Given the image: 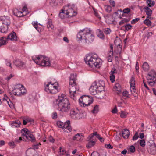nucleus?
Returning a JSON list of instances; mask_svg holds the SVG:
<instances>
[{"mask_svg": "<svg viewBox=\"0 0 156 156\" xmlns=\"http://www.w3.org/2000/svg\"><path fill=\"white\" fill-rule=\"evenodd\" d=\"M65 96L64 94H62L61 96L58 97V105L60 111L67 112L70 108V105L68 99L64 98Z\"/></svg>", "mask_w": 156, "mask_h": 156, "instance_id": "f257e3e1", "label": "nucleus"}, {"mask_svg": "<svg viewBox=\"0 0 156 156\" xmlns=\"http://www.w3.org/2000/svg\"><path fill=\"white\" fill-rule=\"evenodd\" d=\"M76 75L73 74H71L69 78V91L70 98L76 101Z\"/></svg>", "mask_w": 156, "mask_h": 156, "instance_id": "f03ea898", "label": "nucleus"}, {"mask_svg": "<svg viewBox=\"0 0 156 156\" xmlns=\"http://www.w3.org/2000/svg\"><path fill=\"white\" fill-rule=\"evenodd\" d=\"M84 60L86 63L91 67L99 68L100 67L101 60L99 58L89 55L84 58Z\"/></svg>", "mask_w": 156, "mask_h": 156, "instance_id": "7ed1b4c3", "label": "nucleus"}, {"mask_svg": "<svg viewBox=\"0 0 156 156\" xmlns=\"http://www.w3.org/2000/svg\"><path fill=\"white\" fill-rule=\"evenodd\" d=\"M33 60L38 65L44 66H50V61L47 57L40 55L37 57V59L33 58Z\"/></svg>", "mask_w": 156, "mask_h": 156, "instance_id": "20e7f679", "label": "nucleus"}, {"mask_svg": "<svg viewBox=\"0 0 156 156\" xmlns=\"http://www.w3.org/2000/svg\"><path fill=\"white\" fill-rule=\"evenodd\" d=\"M148 85L152 88L156 82V73L155 71L152 70L148 74L147 77Z\"/></svg>", "mask_w": 156, "mask_h": 156, "instance_id": "39448f33", "label": "nucleus"}, {"mask_svg": "<svg viewBox=\"0 0 156 156\" xmlns=\"http://www.w3.org/2000/svg\"><path fill=\"white\" fill-rule=\"evenodd\" d=\"M58 83L51 84V83L49 82L45 88V90L49 94H55L58 91Z\"/></svg>", "mask_w": 156, "mask_h": 156, "instance_id": "423d86ee", "label": "nucleus"}, {"mask_svg": "<svg viewBox=\"0 0 156 156\" xmlns=\"http://www.w3.org/2000/svg\"><path fill=\"white\" fill-rule=\"evenodd\" d=\"M79 102L82 106H87L93 102V99L91 97L83 95L79 99Z\"/></svg>", "mask_w": 156, "mask_h": 156, "instance_id": "0eeeda50", "label": "nucleus"}, {"mask_svg": "<svg viewBox=\"0 0 156 156\" xmlns=\"http://www.w3.org/2000/svg\"><path fill=\"white\" fill-rule=\"evenodd\" d=\"M91 32V31L89 29L87 28L84 29L83 30L80 31L77 34V37L79 39H81L83 37V36L85 39H87V38L85 37V35H87L88 34H90L87 39L92 41L94 39V36L90 34Z\"/></svg>", "mask_w": 156, "mask_h": 156, "instance_id": "6e6552de", "label": "nucleus"}, {"mask_svg": "<svg viewBox=\"0 0 156 156\" xmlns=\"http://www.w3.org/2000/svg\"><path fill=\"white\" fill-rule=\"evenodd\" d=\"M10 23L9 20L8 19L0 20V32H6L8 30V26L9 25Z\"/></svg>", "mask_w": 156, "mask_h": 156, "instance_id": "1a4fd4ad", "label": "nucleus"}, {"mask_svg": "<svg viewBox=\"0 0 156 156\" xmlns=\"http://www.w3.org/2000/svg\"><path fill=\"white\" fill-rule=\"evenodd\" d=\"M69 9L65 10V15L67 17H71L75 16L76 15V12L73 9L74 8V5H71L69 4L68 5Z\"/></svg>", "mask_w": 156, "mask_h": 156, "instance_id": "9d476101", "label": "nucleus"}, {"mask_svg": "<svg viewBox=\"0 0 156 156\" xmlns=\"http://www.w3.org/2000/svg\"><path fill=\"white\" fill-rule=\"evenodd\" d=\"M27 129L24 128L22 129V132H23L24 133H23V135L25 136L27 139H29L32 142L35 141V138L33 135L29 133L30 131L27 130Z\"/></svg>", "mask_w": 156, "mask_h": 156, "instance_id": "9b49d317", "label": "nucleus"}, {"mask_svg": "<svg viewBox=\"0 0 156 156\" xmlns=\"http://www.w3.org/2000/svg\"><path fill=\"white\" fill-rule=\"evenodd\" d=\"M147 149L148 152L152 154H156V146L154 143L150 144L147 145Z\"/></svg>", "mask_w": 156, "mask_h": 156, "instance_id": "f8f14e48", "label": "nucleus"}, {"mask_svg": "<svg viewBox=\"0 0 156 156\" xmlns=\"http://www.w3.org/2000/svg\"><path fill=\"white\" fill-rule=\"evenodd\" d=\"M97 88V87H96V82L95 81L92 83L89 89V91L91 94L95 95L98 94Z\"/></svg>", "mask_w": 156, "mask_h": 156, "instance_id": "ddd939ff", "label": "nucleus"}, {"mask_svg": "<svg viewBox=\"0 0 156 156\" xmlns=\"http://www.w3.org/2000/svg\"><path fill=\"white\" fill-rule=\"evenodd\" d=\"M78 111L74 109H72L70 111V115L71 118L73 119L79 118Z\"/></svg>", "mask_w": 156, "mask_h": 156, "instance_id": "4468645a", "label": "nucleus"}, {"mask_svg": "<svg viewBox=\"0 0 156 156\" xmlns=\"http://www.w3.org/2000/svg\"><path fill=\"white\" fill-rule=\"evenodd\" d=\"M114 43L118 48V53H120L122 49V45L121 44H122V42L119 38H118L115 40Z\"/></svg>", "mask_w": 156, "mask_h": 156, "instance_id": "2eb2a0df", "label": "nucleus"}, {"mask_svg": "<svg viewBox=\"0 0 156 156\" xmlns=\"http://www.w3.org/2000/svg\"><path fill=\"white\" fill-rule=\"evenodd\" d=\"M6 39L11 41H17V36L16 33L13 32H12L8 35Z\"/></svg>", "mask_w": 156, "mask_h": 156, "instance_id": "dca6fc26", "label": "nucleus"}, {"mask_svg": "<svg viewBox=\"0 0 156 156\" xmlns=\"http://www.w3.org/2000/svg\"><path fill=\"white\" fill-rule=\"evenodd\" d=\"M14 63L16 66L18 68H21L23 67V66L25 65V63L19 60H16L14 62Z\"/></svg>", "mask_w": 156, "mask_h": 156, "instance_id": "f3484780", "label": "nucleus"}, {"mask_svg": "<svg viewBox=\"0 0 156 156\" xmlns=\"http://www.w3.org/2000/svg\"><path fill=\"white\" fill-rule=\"evenodd\" d=\"M101 83H102L101 86H100V85H97V84L96 83V87H97V88L98 94L99 93H101V92L104 91V87L105 86V83L103 81H101Z\"/></svg>", "mask_w": 156, "mask_h": 156, "instance_id": "a211bd4d", "label": "nucleus"}, {"mask_svg": "<svg viewBox=\"0 0 156 156\" xmlns=\"http://www.w3.org/2000/svg\"><path fill=\"white\" fill-rule=\"evenodd\" d=\"M23 88H22L21 89H17L16 92H14L13 93V94L16 96H21L24 95L26 92V90L25 89H23V92H22V90Z\"/></svg>", "mask_w": 156, "mask_h": 156, "instance_id": "6ab92c4d", "label": "nucleus"}, {"mask_svg": "<svg viewBox=\"0 0 156 156\" xmlns=\"http://www.w3.org/2000/svg\"><path fill=\"white\" fill-rule=\"evenodd\" d=\"M114 90L117 91L116 93L119 94L121 92V87L119 83H116L114 87Z\"/></svg>", "mask_w": 156, "mask_h": 156, "instance_id": "aec40b11", "label": "nucleus"}, {"mask_svg": "<svg viewBox=\"0 0 156 156\" xmlns=\"http://www.w3.org/2000/svg\"><path fill=\"white\" fill-rule=\"evenodd\" d=\"M122 134L124 138L127 139L129 135L130 132L128 129H124L122 131Z\"/></svg>", "mask_w": 156, "mask_h": 156, "instance_id": "412c9836", "label": "nucleus"}, {"mask_svg": "<svg viewBox=\"0 0 156 156\" xmlns=\"http://www.w3.org/2000/svg\"><path fill=\"white\" fill-rule=\"evenodd\" d=\"M146 10L145 12L147 15V18L151 19V15L152 14V11L148 7H146L144 8Z\"/></svg>", "mask_w": 156, "mask_h": 156, "instance_id": "4be33fe9", "label": "nucleus"}, {"mask_svg": "<svg viewBox=\"0 0 156 156\" xmlns=\"http://www.w3.org/2000/svg\"><path fill=\"white\" fill-rule=\"evenodd\" d=\"M13 12L15 15L17 17H20L24 16L22 14V12L18 11L17 9H14L13 11Z\"/></svg>", "mask_w": 156, "mask_h": 156, "instance_id": "5701e85b", "label": "nucleus"}, {"mask_svg": "<svg viewBox=\"0 0 156 156\" xmlns=\"http://www.w3.org/2000/svg\"><path fill=\"white\" fill-rule=\"evenodd\" d=\"M6 38L2 37L0 38V47L5 45L7 42Z\"/></svg>", "mask_w": 156, "mask_h": 156, "instance_id": "b1692460", "label": "nucleus"}, {"mask_svg": "<svg viewBox=\"0 0 156 156\" xmlns=\"http://www.w3.org/2000/svg\"><path fill=\"white\" fill-rule=\"evenodd\" d=\"M131 15H130L127 19L123 18L122 20L119 22V24L120 25L124 24L125 23H127L129 22L131 19L130 16Z\"/></svg>", "mask_w": 156, "mask_h": 156, "instance_id": "393cba45", "label": "nucleus"}, {"mask_svg": "<svg viewBox=\"0 0 156 156\" xmlns=\"http://www.w3.org/2000/svg\"><path fill=\"white\" fill-rule=\"evenodd\" d=\"M34 150L32 148L28 149L26 151V154L27 156H32Z\"/></svg>", "mask_w": 156, "mask_h": 156, "instance_id": "a878e982", "label": "nucleus"}, {"mask_svg": "<svg viewBox=\"0 0 156 156\" xmlns=\"http://www.w3.org/2000/svg\"><path fill=\"white\" fill-rule=\"evenodd\" d=\"M21 124V123L20 121L16 120L13 121V122L12 123V125L13 127H18L20 126Z\"/></svg>", "mask_w": 156, "mask_h": 156, "instance_id": "bb28decb", "label": "nucleus"}, {"mask_svg": "<svg viewBox=\"0 0 156 156\" xmlns=\"http://www.w3.org/2000/svg\"><path fill=\"white\" fill-rule=\"evenodd\" d=\"M143 69L144 71H147L149 69V67L148 63L145 62L142 65V66Z\"/></svg>", "mask_w": 156, "mask_h": 156, "instance_id": "cd10ccee", "label": "nucleus"}, {"mask_svg": "<svg viewBox=\"0 0 156 156\" xmlns=\"http://www.w3.org/2000/svg\"><path fill=\"white\" fill-rule=\"evenodd\" d=\"M130 91L134 97H136L137 96V94L135 89V87L133 86V87H130Z\"/></svg>", "mask_w": 156, "mask_h": 156, "instance_id": "c85d7f7f", "label": "nucleus"}, {"mask_svg": "<svg viewBox=\"0 0 156 156\" xmlns=\"http://www.w3.org/2000/svg\"><path fill=\"white\" fill-rule=\"evenodd\" d=\"M88 143L86 145V147L90 148L94 146L95 144V142L92 140H88Z\"/></svg>", "mask_w": 156, "mask_h": 156, "instance_id": "c756f323", "label": "nucleus"}, {"mask_svg": "<svg viewBox=\"0 0 156 156\" xmlns=\"http://www.w3.org/2000/svg\"><path fill=\"white\" fill-rule=\"evenodd\" d=\"M47 27L48 28L49 30L50 29H52L54 28V26L52 24L51 20H49L48 21V22L47 23Z\"/></svg>", "mask_w": 156, "mask_h": 156, "instance_id": "7c9ffc66", "label": "nucleus"}, {"mask_svg": "<svg viewBox=\"0 0 156 156\" xmlns=\"http://www.w3.org/2000/svg\"><path fill=\"white\" fill-rule=\"evenodd\" d=\"M147 3L148 4V6L151 7L153 6L155 4V2L152 0H147Z\"/></svg>", "mask_w": 156, "mask_h": 156, "instance_id": "2f4dec72", "label": "nucleus"}, {"mask_svg": "<svg viewBox=\"0 0 156 156\" xmlns=\"http://www.w3.org/2000/svg\"><path fill=\"white\" fill-rule=\"evenodd\" d=\"M130 87H133V86L135 87V80L134 78L132 77L130 80Z\"/></svg>", "mask_w": 156, "mask_h": 156, "instance_id": "473e14b6", "label": "nucleus"}, {"mask_svg": "<svg viewBox=\"0 0 156 156\" xmlns=\"http://www.w3.org/2000/svg\"><path fill=\"white\" fill-rule=\"evenodd\" d=\"M80 133H77L73 137V140H79L80 138Z\"/></svg>", "mask_w": 156, "mask_h": 156, "instance_id": "72a5a7b5", "label": "nucleus"}, {"mask_svg": "<svg viewBox=\"0 0 156 156\" xmlns=\"http://www.w3.org/2000/svg\"><path fill=\"white\" fill-rule=\"evenodd\" d=\"M149 19H150L147 18V17L145 20L144 21V23L148 26H151V21L149 20Z\"/></svg>", "mask_w": 156, "mask_h": 156, "instance_id": "f704fd0d", "label": "nucleus"}, {"mask_svg": "<svg viewBox=\"0 0 156 156\" xmlns=\"http://www.w3.org/2000/svg\"><path fill=\"white\" fill-rule=\"evenodd\" d=\"M99 31V33L98 34V37L104 39L105 38V36L103 32L101 31L100 29H98Z\"/></svg>", "mask_w": 156, "mask_h": 156, "instance_id": "c9c22d12", "label": "nucleus"}, {"mask_svg": "<svg viewBox=\"0 0 156 156\" xmlns=\"http://www.w3.org/2000/svg\"><path fill=\"white\" fill-rule=\"evenodd\" d=\"M70 125V121L69 120L67 121L65 123L63 124V128L62 129L64 130V129H66Z\"/></svg>", "mask_w": 156, "mask_h": 156, "instance_id": "e433bc0d", "label": "nucleus"}, {"mask_svg": "<svg viewBox=\"0 0 156 156\" xmlns=\"http://www.w3.org/2000/svg\"><path fill=\"white\" fill-rule=\"evenodd\" d=\"M98 105H96L94 107V109L92 111V112L93 113H97L99 111Z\"/></svg>", "mask_w": 156, "mask_h": 156, "instance_id": "4c0bfd02", "label": "nucleus"}, {"mask_svg": "<svg viewBox=\"0 0 156 156\" xmlns=\"http://www.w3.org/2000/svg\"><path fill=\"white\" fill-rule=\"evenodd\" d=\"M61 11L62 12L59 13V16L61 19H64V15H65V10L62 9Z\"/></svg>", "mask_w": 156, "mask_h": 156, "instance_id": "58836bf2", "label": "nucleus"}, {"mask_svg": "<svg viewBox=\"0 0 156 156\" xmlns=\"http://www.w3.org/2000/svg\"><path fill=\"white\" fill-rule=\"evenodd\" d=\"M105 9L106 11L108 12H110L112 11V7L109 5H105Z\"/></svg>", "mask_w": 156, "mask_h": 156, "instance_id": "ea45409f", "label": "nucleus"}, {"mask_svg": "<svg viewBox=\"0 0 156 156\" xmlns=\"http://www.w3.org/2000/svg\"><path fill=\"white\" fill-rule=\"evenodd\" d=\"M58 127L61 128L62 129L63 128V124L64 123L60 121H58L56 123Z\"/></svg>", "mask_w": 156, "mask_h": 156, "instance_id": "a19ab883", "label": "nucleus"}, {"mask_svg": "<svg viewBox=\"0 0 156 156\" xmlns=\"http://www.w3.org/2000/svg\"><path fill=\"white\" fill-rule=\"evenodd\" d=\"M104 32L106 34H109L111 32V30L110 28H106L104 29L103 30Z\"/></svg>", "mask_w": 156, "mask_h": 156, "instance_id": "79ce46f5", "label": "nucleus"}, {"mask_svg": "<svg viewBox=\"0 0 156 156\" xmlns=\"http://www.w3.org/2000/svg\"><path fill=\"white\" fill-rule=\"evenodd\" d=\"M140 144L141 146L144 147L145 145V141L144 139L140 140Z\"/></svg>", "mask_w": 156, "mask_h": 156, "instance_id": "37998d69", "label": "nucleus"}, {"mask_svg": "<svg viewBox=\"0 0 156 156\" xmlns=\"http://www.w3.org/2000/svg\"><path fill=\"white\" fill-rule=\"evenodd\" d=\"M72 128L70 125L68 126L66 128L64 129V131L65 132H66L67 133L70 132Z\"/></svg>", "mask_w": 156, "mask_h": 156, "instance_id": "c03bdc74", "label": "nucleus"}, {"mask_svg": "<svg viewBox=\"0 0 156 156\" xmlns=\"http://www.w3.org/2000/svg\"><path fill=\"white\" fill-rule=\"evenodd\" d=\"M130 11L131 10L130 8H127L123 9V12L124 13L128 14L130 12Z\"/></svg>", "mask_w": 156, "mask_h": 156, "instance_id": "a18cd8bd", "label": "nucleus"}, {"mask_svg": "<svg viewBox=\"0 0 156 156\" xmlns=\"http://www.w3.org/2000/svg\"><path fill=\"white\" fill-rule=\"evenodd\" d=\"M130 152L131 153H133L135 151V147L133 145H131L129 149Z\"/></svg>", "mask_w": 156, "mask_h": 156, "instance_id": "49530a36", "label": "nucleus"}, {"mask_svg": "<svg viewBox=\"0 0 156 156\" xmlns=\"http://www.w3.org/2000/svg\"><path fill=\"white\" fill-rule=\"evenodd\" d=\"M94 138V135L92 133L90 134L88 137L87 138V140H94L93 138Z\"/></svg>", "mask_w": 156, "mask_h": 156, "instance_id": "de8ad7c7", "label": "nucleus"}, {"mask_svg": "<svg viewBox=\"0 0 156 156\" xmlns=\"http://www.w3.org/2000/svg\"><path fill=\"white\" fill-rule=\"evenodd\" d=\"M139 136L138 135V133L137 132H136L135 134H134V136L133 137L132 140H136L139 138Z\"/></svg>", "mask_w": 156, "mask_h": 156, "instance_id": "09e8293b", "label": "nucleus"}, {"mask_svg": "<svg viewBox=\"0 0 156 156\" xmlns=\"http://www.w3.org/2000/svg\"><path fill=\"white\" fill-rule=\"evenodd\" d=\"M50 4L52 6H55L58 5L57 2L55 1V0H51Z\"/></svg>", "mask_w": 156, "mask_h": 156, "instance_id": "8fccbe9b", "label": "nucleus"}, {"mask_svg": "<svg viewBox=\"0 0 156 156\" xmlns=\"http://www.w3.org/2000/svg\"><path fill=\"white\" fill-rule=\"evenodd\" d=\"M144 86L148 91H150V90L152 89V88L150 87L149 85L148 86L146 83H144Z\"/></svg>", "mask_w": 156, "mask_h": 156, "instance_id": "3c124183", "label": "nucleus"}, {"mask_svg": "<svg viewBox=\"0 0 156 156\" xmlns=\"http://www.w3.org/2000/svg\"><path fill=\"white\" fill-rule=\"evenodd\" d=\"M125 30H128L132 28V26L129 24H127L125 26Z\"/></svg>", "mask_w": 156, "mask_h": 156, "instance_id": "603ef678", "label": "nucleus"}, {"mask_svg": "<svg viewBox=\"0 0 156 156\" xmlns=\"http://www.w3.org/2000/svg\"><path fill=\"white\" fill-rule=\"evenodd\" d=\"M140 20L139 18H135L131 21V23L132 24H135L136 22Z\"/></svg>", "mask_w": 156, "mask_h": 156, "instance_id": "864d4df0", "label": "nucleus"}, {"mask_svg": "<svg viewBox=\"0 0 156 156\" xmlns=\"http://www.w3.org/2000/svg\"><path fill=\"white\" fill-rule=\"evenodd\" d=\"M8 144L12 148H14L16 146L15 144L13 142H9V143Z\"/></svg>", "mask_w": 156, "mask_h": 156, "instance_id": "5fc2aeb1", "label": "nucleus"}, {"mask_svg": "<svg viewBox=\"0 0 156 156\" xmlns=\"http://www.w3.org/2000/svg\"><path fill=\"white\" fill-rule=\"evenodd\" d=\"M120 117L122 118H125L126 117V113L123 111H121Z\"/></svg>", "mask_w": 156, "mask_h": 156, "instance_id": "6e6d98bb", "label": "nucleus"}, {"mask_svg": "<svg viewBox=\"0 0 156 156\" xmlns=\"http://www.w3.org/2000/svg\"><path fill=\"white\" fill-rule=\"evenodd\" d=\"M110 79L112 82L113 83L115 81V76L114 75H111Z\"/></svg>", "mask_w": 156, "mask_h": 156, "instance_id": "4d7b16f0", "label": "nucleus"}, {"mask_svg": "<svg viewBox=\"0 0 156 156\" xmlns=\"http://www.w3.org/2000/svg\"><path fill=\"white\" fill-rule=\"evenodd\" d=\"M123 96L125 97H126L127 98H129L128 95V92L126 91H123L122 93Z\"/></svg>", "mask_w": 156, "mask_h": 156, "instance_id": "13d9d810", "label": "nucleus"}, {"mask_svg": "<svg viewBox=\"0 0 156 156\" xmlns=\"http://www.w3.org/2000/svg\"><path fill=\"white\" fill-rule=\"evenodd\" d=\"M105 147L107 149H112L113 148V147L110 144H105Z\"/></svg>", "mask_w": 156, "mask_h": 156, "instance_id": "bf43d9fd", "label": "nucleus"}, {"mask_svg": "<svg viewBox=\"0 0 156 156\" xmlns=\"http://www.w3.org/2000/svg\"><path fill=\"white\" fill-rule=\"evenodd\" d=\"M48 140L50 142H51L52 143H53L54 142L55 140L53 138V137L51 136H50L48 138Z\"/></svg>", "mask_w": 156, "mask_h": 156, "instance_id": "052dcab7", "label": "nucleus"}, {"mask_svg": "<svg viewBox=\"0 0 156 156\" xmlns=\"http://www.w3.org/2000/svg\"><path fill=\"white\" fill-rule=\"evenodd\" d=\"M14 75L10 74V75L5 78V79L7 81H9L12 77L14 76Z\"/></svg>", "mask_w": 156, "mask_h": 156, "instance_id": "680f3d73", "label": "nucleus"}, {"mask_svg": "<svg viewBox=\"0 0 156 156\" xmlns=\"http://www.w3.org/2000/svg\"><path fill=\"white\" fill-rule=\"evenodd\" d=\"M33 26L35 27V28L38 31H39L38 29L37 26H38V23L37 22H34L33 23Z\"/></svg>", "mask_w": 156, "mask_h": 156, "instance_id": "e2e57ef3", "label": "nucleus"}, {"mask_svg": "<svg viewBox=\"0 0 156 156\" xmlns=\"http://www.w3.org/2000/svg\"><path fill=\"white\" fill-rule=\"evenodd\" d=\"M117 112V109L116 106H115L114 108L112 110L111 112L112 113H115Z\"/></svg>", "mask_w": 156, "mask_h": 156, "instance_id": "0e129e2a", "label": "nucleus"}, {"mask_svg": "<svg viewBox=\"0 0 156 156\" xmlns=\"http://www.w3.org/2000/svg\"><path fill=\"white\" fill-rule=\"evenodd\" d=\"M109 2L111 5H112L113 7L115 6V4L114 1L112 0H110Z\"/></svg>", "mask_w": 156, "mask_h": 156, "instance_id": "69168bd1", "label": "nucleus"}, {"mask_svg": "<svg viewBox=\"0 0 156 156\" xmlns=\"http://www.w3.org/2000/svg\"><path fill=\"white\" fill-rule=\"evenodd\" d=\"M57 118V113L56 112H55L53 113L52 116V118L53 119H56Z\"/></svg>", "mask_w": 156, "mask_h": 156, "instance_id": "338daca9", "label": "nucleus"}, {"mask_svg": "<svg viewBox=\"0 0 156 156\" xmlns=\"http://www.w3.org/2000/svg\"><path fill=\"white\" fill-rule=\"evenodd\" d=\"M91 156H99V154L98 152H93L91 155Z\"/></svg>", "mask_w": 156, "mask_h": 156, "instance_id": "774afa93", "label": "nucleus"}]
</instances>
